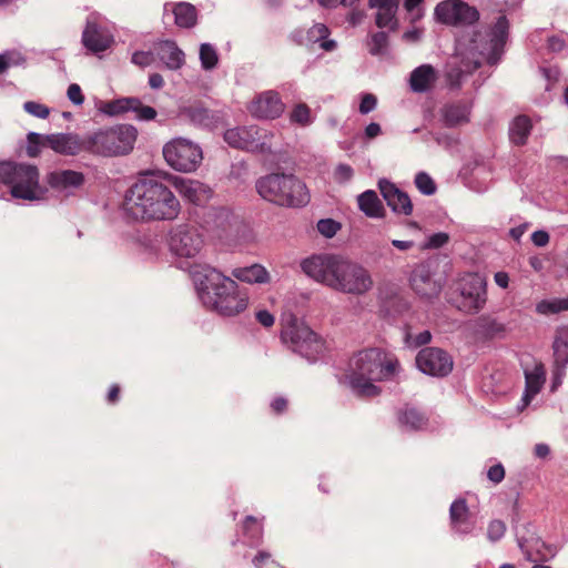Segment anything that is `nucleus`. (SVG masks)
<instances>
[{"mask_svg": "<svg viewBox=\"0 0 568 568\" xmlns=\"http://www.w3.org/2000/svg\"><path fill=\"white\" fill-rule=\"evenodd\" d=\"M508 21L500 16L494 28L483 34L479 30L457 39L456 53L446 64V79L450 88H462L484 61L495 64L508 36Z\"/></svg>", "mask_w": 568, "mask_h": 568, "instance_id": "obj_1", "label": "nucleus"}, {"mask_svg": "<svg viewBox=\"0 0 568 568\" xmlns=\"http://www.w3.org/2000/svg\"><path fill=\"white\" fill-rule=\"evenodd\" d=\"M301 267L314 281L349 295H364L374 285L366 267L336 254L312 255L302 262Z\"/></svg>", "mask_w": 568, "mask_h": 568, "instance_id": "obj_2", "label": "nucleus"}, {"mask_svg": "<svg viewBox=\"0 0 568 568\" xmlns=\"http://www.w3.org/2000/svg\"><path fill=\"white\" fill-rule=\"evenodd\" d=\"M129 216L140 221H173L181 212V203L163 182L145 175L126 192L123 203Z\"/></svg>", "mask_w": 568, "mask_h": 568, "instance_id": "obj_3", "label": "nucleus"}, {"mask_svg": "<svg viewBox=\"0 0 568 568\" xmlns=\"http://www.w3.org/2000/svg\"><path fill=\"white\" fill-rule=\"evenodd\" d=\"M398 366L394 355L381 348H366L349 358L346 378L358 396L372 398L381 393L377 383L392 378Z\"/></svg>", "mask_w": 568, "mask_h": 568, "instance_id": "obj_4", "label": "nucleus"}, {"mask_svg": "<svg viewBox=\"0 0 568 568\" xmlns=\"http://www.w3.org/2000/svg\"><path fill=\"white\" fill-rule=\"evenodd\" d=\"M194 281L207 295L212 294L213 308L224 316H234L248 306V295L237 283L207 264L194 265L191 270Z\"/></svg>", "mask_w": 568, "mask_h": 568, "instance_id": "obj_5", "label": "nucleus"}, {"mask_svg": "<svg viewBox=\"0 0 568 568\" xmlns=\"http://www.w3.org/2000/svg\"><path fill=\"white\" fill-rule=\"evenodd\" d=\"M255 187L261 197L281 206L300 207L310 201L305 183L294 174L272 173L262 176Z\"/></svg>", "mask_w": 568, "mask_h": 568, "instance_id": "obj_6", "label": "nucleus"}, {"mask_svg": "<svg viewBox=\"0 0 568 568\" xmlns=\"http://www.w3.org/2000/svg\"><path fill=\"white\" fill-rule=\"evenodd\" d=\"M36 165L13 161L0 162V183L10 189L13 197L40 201L47 199L48 190L40 184Z\"/></svg>", "mask_w": 568, "mask_h": 568, "instance_id": "obj_7", "label": "nucleus"}, {"mask_svg": "<svg viewBox=\"0 0 568 568\" xmlns=\"http://www.w3.org/2000/svg\"><path fill=\"white\" fill-rule=\"evenodd\" d=\"M281 326L282 342L306 359L317 361L328 352V342L296 316L288 315Z\"/></svg>", "mask_w": 568, "mask_h": 568, "instance_id": "obj_8", "label": "nucleus"}, {"mask_svg": "<svg viewBox=\"0 0 568 568\" xmlns=\"http://www.w3.org/2000/svg\"><path fill=\"white\" fill-rule=\"evenodd\" d=\"M138 131L132 125H119L87 135V152L116 156L130 153L136 141Z\"/></svg>", "mask_w": 568, "mask_h": 568, "instance_id": "obj_9", "label": "nucleus"}, {"mask_svg": "<svg viewBox=\"0 0 568 568\" xmlns=\"http://www.w3.org/2000/svg\"><path fill=\"white\" fill-rule=\"evenodd\" d=\"M163 156L172 169L180 172H193L200 166L203 152L191 140L176 138L163 146Z\"/></svg>", "mask_w": 568, "mask_h": 568, "instance_id": "obj_10", "label": "nucleus"}, {"mask_svg": "<svg viewBox=\"0 0 568 568\" xmlns=\"http://www.w3.org/2000/svg\"><path fill=\"white\" fill-rule=\"evenodd\" d=\"M168 245L174 255L184 258H192L202 251L204 246V237L196 225L182 223L170 230Z\"/></svg>", "mask_w": 568, "mask_h": 568, "instance_id": "obj_11", "label": "nucleus"}, {"mask_svg": "<svg viewBox=\"0 0 568 568\" xmlns=\"http://www.w3.org/2000/svg\"><path fill=\"white\" fill-rule=\"evenodd\" d=\"M273 138V134L255 125L234 128L224 133V140L230 146L261 153L272 150Z\"/></svg>", "mask_w": 568, "mask_h": 568, "instance_id": "obj_12", "label": "nucleus"}, {"mask_svg": "<svg viewBox=\"0 0 568 568\" xmlns=\"http://www.w3.org/2000/svg\"><path fill=\"white\" fill-rule=\"evenodd\" d=\"M437 20L444 24L469 28L479 20V11L463 0H445L435 8Z\"/></svg>", "mask_w": 568, "mask_h": 568, "instance_id": "obj_13", "label": "nucleus"}, {"mask_svg": "<svg viewBox=\"0 0 568 568\" xmlns=\"http://www.w3.org/2000/svg\"><path fill=\"white\" fill-rule=\"evenodd\" d=\"M459 291L463 297L462 307L467 312H478L487 301L486 282L483 276L469 273L459 281Z\"/></svg>", "mask_w": 568, "mask_h": 568, "instance_id": "obj_14", "label": "nucleus"}, {"mask_svg": "<svg viewBox=\"0 0 568 568\" xmlns=\"http://www.w3.org/2000/svg\"><path fill=\"white\" fill-rule=\"evenodd\" d=\"M418 368L433 376H445L453 369V359L445 351L437 347L423 348L416 356Z\"/></svg>", "mask_w": 568, "mask_h": 568, "instance_id": "obj_15", "label": "nucleus"}, {"mask_svg": "<svg viewBox=\"0 0 568 568\" xmlns=\"http://www.w3.org/2000/svg\"><path fill=\"white\" fill-rule=\"evenodd\" d=\"M48 185L59 193L73 194L84 184L83 173L74 170H54L45 176Z\"/></svg>", "mask_w": 568, "mask_h": 568, "instance_id": "obj_16", "label": "nucleus"}, {"mask_svg": "<svg viewBox=\"0 0 568 568\" xmlns=\"http://www.w3.org/2000/svg\"><path fill=\"white\" fill-rule=\"evenodd\" d=\"M248 110L253 116L260 119H275L283 113L284 103L276 92L266 91L251 102Z\"/></svg>", "mask_w": 568, "mask_h": 568, "instance_id": "obj_17", "label": "nucleus"}, {"mask_svg": "<svg viewBox=\"0 0 568 568\" xmlns=\"http://www.w3.org/2000/svg\"><path fill=\"white\" fill-rule=\"evenodd\" d=\"M48 148L63 155H77L87 152V135L81 138L77 134H48Z\"/></svg>", "mask_w": 568, "mask_h": 568, "instance_id": "obj_18", "label": "nucleus"}, {"mask_svg": "<svg viewBox=\"0 0 568 568\" xmlns=\"http://www.w3.org/2000/svg\"><path fill=\"white\" fill-rule=\"evenodd\" d=\"M174 185L186 201L195 205L205 204L212 196V190L197 180L176 178Z\"/></svg>", "mask_w": 568, "mask_h": 568, "instance_id": "obj_19", "label": "nucleus"}, {"mask_svg": "<svg viewBox=\"0 0 568 568\" xmlns=\"http://www.w3.org/2000/svg\"><path fill=\"white\" fill-rule=\"evenodd\" d=\"M82 42L88 50L98 53L108 50L113 39L104 28L94 22H88L83 31Z\"/></svg>", "mask_w": 568, "mask_h": 568, "instance_id": "obj_20", "label": "nucleus"}, {"mask_svg": "<svg viewBox=\"0 0 568 568\" xmlns=\"http://www.w3.org/2000/svg\"><path fill=\"white\" fill-rule=\"evenodd\" d=\"M379 190L388 206H390L393 211L403 213L405 215L412 213L413 205L409 196L406 193L398 190L393 183H389L387 181H381Z\"/></svg>", "mask_w": 568, "mask_h": 568, "instance_id": "obj_21", "label": "nucleus"}, {"mask_svg": "<svg viewBox=\"0 0 568 568\" xmlns=\"http://www.w3.org/2000/svg\"><path fill=\"white\" fill-rule=\"evenodd\" d=\"M371 7L376 8L375 22L378 28H387L390 31L397 29L396 12L399 0H369Z\"/></svg>", "mask_w": 568, "mask_h": 568, "instance_id": "obj_22", "label": "nucleus"}, {"mask_svg": "<svg viewBox=\"0 0 568 568\" xmlns=\"http://www.w3.org/2000/svg\"><path fill=\"white\" fill-rule=\"evenodd\" d=\"M518 545L527 560L531 562L546 561L554 557V551L539 537L519 538Z\"/></svg>", "mask_w": 568, "mask_h": 568, "instance_id": "obj_23", "label": "nucleus"}, {"mask_svg": "<svg viewBox=\"0 0 568 568\" xmlns=\"http://www.w3.org/2000/svg\"><path fill=\"white\" fill-rule=\"evenodd\" d=\"M412 288L422 297H433L439 293V286L432 280L426 265H417L410 278Z\"/></svg>", "mask_w": 568, "mask_h": 568, "instance_id": "obj_24", "label": "nucleus"}, {"mask_svg": "<svg viewBox=\"0 0 568 568\" xmlns=\"http://www.w3.org/2000/svg\"><path fill=\"white\" fill-rule=\"evenodd\" d=\"M526 389L523 400L526 406L535 398L541 390L546 382V368L542 363H537L532 369L525 371Z\"/></svg>", "mask_w": 568, "mask_h": 568, "instance_id": "obj_25", "label": "nucleus"}, {"mask_svg": "<svg viewBox=\"0 0 568 568\" xmlns=\"http://www.w3.org/2000/svg\"><path fill=\"white\" fill-rule=\"evenodd\" d=\"M171 12L174 22L180 28H192L196 24L197 11L194 6L187 2L165 3L164 13Z\"/></svg>", "mask_w": 568, "mask_h": 568, "instance_id": "obj_26", "label": "nucleus"}, {"mask_svg": "<svg viewBox=\"0 0 568 568\" xmlns=\"http://www.w3.org/2000/svg\"><path fill=\"white\" fill-rule=\"evenodd\" d=\"M471 103L468 99L447 103L442 109L444 122L448 126H455L468 122Z\"/></svg>", "mask_w": 568, "mask_h": 568, "instance_id": "obj_27", "label": "nucleus"}, {"mask_svg": "<svg viewBox=\"0 0 568 568\" xmlns=\"http://www.w3.org/2000/svg\"><path fill=\"white\" fill-rule=\"evenodd\" d=\"M436 80V70L429 64H423L412 72L410 87L416 92H424L433 88Z\"/></svg>", "mask_w": 568, "mask_h": 568, "instance_id": "obj_28", "label": "nucleus"}, {"mask_svg": "<svg viewBox=\"0 0 568 568\" xmlns=\"http://www.w3.org/2000/svg\"><path fill=\"white\" fill-rule=\"evenodd\" d=\"M158 54L169 69H179L184 63V53L173 41H164L158 48Z\"/></svg>", "mask_w": 568, "mask_h": 568, "instance_id": "obj_29", "label": "nucleus"}, {"mask_svg": "<svg viewBox=\"0 0 568 568\" xmlns=\"http://www.w3.org/2000/svg\"><path fill=\"white\" fill-rule=\"evenodd\" d=\"M453 528L460 534L470 532L473 525L468 520V508L465 500H455L450 506Z\"/></svg>", "mask_w": 568, "mask_h": 568, "instance_id": "obj_30", "label": "nucleus"}, {"mask_svg": "<svg viewBox=\"0 0 568 568\" xmlns=\"http://www.w3.org/2000/svg\"><path fill=\"white\" fill-rule=\"evenodd\" d=\"M358 206L369 217L384 215V206L374 191L368 190L362 193L358 196Z\"/></svg>", "mask_w": 568, "mask_h": 568, "instance_id": "obj_31", "label": "nucleus"}, {"mask_svg": "<svg viewBox=\"0 0 568 568\" xmlns=\"http://www.w3.org/2000/svg\"><path fill=\"white\" fill-rule=\"evenodd\" d=\"M232 275L239 281L247 283H264L268 280L267 271L258 264L235 268Z\"/></svg>", "mask_w": 568, "mask_h": 568, "instance_id": "obj_32", "label": "nucleus"}, {"mask_svg": "<svg viewBox=\"0 0 568 568\" xmlns=\"http://www.w3.org/2000/svg\"><path fill=\"white\" fill-rule=\"evenodd\" d=\"M329 31L328 28L323 23L314 24L307 32V41L311 43H321V48L325 51H332L336 48V43L333 40H326Z\"/></svg>", "mask_w": 568, "mask_h": 568, "instance_id": "obj_33", "label": "nucleus"}, {"mask_svg": "<svg viewBox=\"0 0 568 568\" xmlns=\"http://www.w3.org/2000/svg\"><path fill=\"white\" fill-rule=\"evenodd\" d=\"M531 121L526 115L517 116L510 126V139L517 144L521 145L526 142L527 136L530 133Z\"/></svg>", "mask_w": 568, "mask_h": 568, "instance_id": "obj_34", "label": "nucleus"}, {"mask_svg": "<svg viewBox=\"0 0 568 568\" xmlns=\"http://www.w3.org/2000/svg\"><path fill=\"white\" fill-rule=\"evenodd\" d=\"M244 535L247 537V544L256 547L262 542L263 528L261 523L254 517H246L243 523Z\"/></svg>", "mask_w": 568, "mask_h": 568, "instance_id": "obj_35", "label": "nucleus"}, {"mask_svg": "<svg viewBox=\"0 0 568 568\" xmlns=\"http://www.w3.org/2000/svg\"><path fill=\"white\" fill-rule=\"evenodd\" d=\"M552 348L556 363L566 364L568 362V333L565 329L557 331Z\"/></svg>", "mask_w": 568, "mask_h": 568, "instance_id": "obj_36", "label": "nucleus"}, {"mask_svg": "<svg viewBox=\"0 0 568 568\" xmlns=\"http://www.w3.org/2000/svg\"><path fill=\"white\" fill-rule=\"evenodd\" d=\"M536 311L541 315H550L568 311V296L564 298L542 300L537 303Z\"/></svg>", "mask_w": 568, "mask_h": 568, "instance_id": "obj_37", "label": "nucleus"}, {"mask_svg": "<svg viewBox=\"0 0 568 568\" xmlns=\"http://www.w3.org/2000/svg\"><path fill=\"white\" fill-rule=\"evenodd\" d=\"M399 422L412 429H419L426 424V418L415 407H406L399 416Z\"/></svg>", "mask_w": 568, "mask_h": 568, "instance_id": "obj_38", "label": "nucleus"}, {"mask_svg": "<svg viewBox=\"0 0 568 568\" xmlns=\"http://www.w3.org/2000/svg\"><path fill=\"white\" fill-rule=\"evenodd\" d=\"M388 47V34L385 31L373 32L367 40V48L371 54H384Z\"/></svg>", "mask_w": 568, "mask_h": 568, "instance_id": "obj_39", "label": "nucleus"}, {"mask_svg": "<svg viewBox=\"0 0 568 568\" xmlns=\"http://www.w3.org/2000/svg\"><path fill=\"white\" fill-rule=\"evenodd\" d=\"M133 98H123L114 101L103 102L100 110L109 115H119L131 110Z\"/></svg>", "mask_w": 568, "mask_h": 568, "instance_id": "obj_40", "label": "nucleus"}, {"mask_svg": "<svg viewBox=\"0 0 568 568\" xmlns=\"http://www.w3.org/2000/svg\"><path fill=\"white\" fill-rule=\"evenodd\" d=\"M47 135L30 132L27 135L26 153L29 158H37L40 155L43 148H48Z\"/></svg>", "mask_w": 568, "mask_h": 568, "instance_id": "obj_41", "label": "nucleus"}, {"mask_svg": "<svg viewBox=\"0 0 568 568\" xmlns=\"http://www.w3.org/2000/svg\"><path fill=\"white\" fill-rule=\"evenodd\" d=\"M480 327L488 338L504 337L507 332V326L497 320H483Z\"/></svg>", "mask_w": 568, "mask_h": 568, "instance_id": "obj_42", "label": "nucleus"}, {"mask_svg": "<svg viewBox=\"0 0 568 568\" xmlns=\"http://www.w3.org/2000/svg\"><path fill=\"white\" fill-rule=\"evenodd\" d=\"M200 60L205 70L213 69L219 62L215 48L209 43H203L200 48Z\"/></svg>", "mask_w": 568, "mask_h": 568, "instance_id": "obj_43", "label": "nucleus"}, {"mask_svg": "<svg viewBox=\"0 0 568 568\" xmlns=\"http://www.w3.org/2000/svg\"><path fill=\"white\" fill-rule=\"evenodd\" d=\"M291 121L300 125H308L313 122L311 109L305 103L296 104L291 112Z\"/></svg>", "mask_w": 568, "mask_h": 568, "instance_id": "obj_44", "label": "nucleus"}, {"mask_svg": "<svg viewBox=\"0 0 568 568\" xmlns=\"http://www.w3.org/2000/svg\"><path fill=\"white\" fill-rule=\"evenodd\" d=\"M140 120L150 121L155 119L156 111L152 106L144 105L139 99H132L131 110Z\"/></svg>", "mask_w": 568, "mask_h": 568, "instance_id": "obj_45", "label": "nucleus"}, {"mask_svg": "<svg viewBox=\"0 0 568 568\" xmlns=\"http://www.w3.org/2000/svg\"><path fill=\"white\" fill-rule=\"evenodd\" d=\"M432 335L429 331H423L414 334L410 328L406 329L405 343L408 347L416 348L430 342Z\"/></svg>", "mask_w": 568, "mask_h": 568, "instance_id": "obj_46", "label": "nucleus"}, {"mask_svg": "<svg viewBox=\"0 0 568 568\" xmlns=\"http://www.w3.org/2000/svg\"><path fill=\"white\" fill-rule=\"evenodd\" d=\"M184 113L195 123L209 124V111L201 104L190 105L184 109Z\"/></svg>", "mask_w": 568, "mask_h": 568, "instance_id": "obj_47", "label": "nucleus"}, {"mask_svg": "<svg viewBox=\"0 0 568 568\" xmlns=\"http://www.w3.org/2000/svg\"><path fill=\"white\" fill-rule=\"evenodd\" d=\"M415 183L417 189L424 194H433L436 190L433 179L426 173H418Z\"/></svg>", "mask_w": 568, "mask_h": 568, "instance_id": "obj_48", "label": "nucleus"}, {"mask_svg": "<svg viewBox=\"0 0 568 568\" xmlns=\"http://www.w3.org/2000/svg\"><path fill=\"white\" fill-rule=\"evenodd\" d=\"M24 110L33 116L40 119H47L50 114V109L47 105L34 101L26 102Z\"/></svg>", "mask_w": 568, "mask_h": 568, "instance_id": "obj_49", "label": "nucleus"}, {"mask_svg": "<svg viewBox=\"0 0 568 568\" xmlns=\"http://www.w3.org/2000/svg\"><path fill=\"white\" fill-rule=\"evenodd\" d=\"M506 531V525L504 521L495 519L488 525L487 536L491 541L499 540Z\"/></svg>", "mask_w": 568, "mask_h": 568, "instance_id": "obj_50", "label": "nucleus"}, {"mask_svg": "<svg viewBox=\"0 0 568 568\" xmlns=\"http://www.w3.org/2000/svg\"><path fill=\"white\" fill-rule=\"evenodd\" d=\"M339 229V225L338 223H336L335 221L333 220H321L318 223H317V230L321 234H323L324 236L326 237H332L336 234V232L338 231Z\"/></svg>", "mask_w": 568, "mask_h": 568, "instance_id": "obj_51", "label": "nucleus"}, {"mask_svg": "<svg viewBox=\"0 0 568 568\" xmlns=\"http://www.w3.org/2000/svg\"><path fill=\"white\" fill-rule=\"evenodd\" d=\"M255 320L257 323H260L265 328L272 327L275 323L274 315L264 308L255 310Z\"/></svg>", "mask_w": 568, "mask_h": 568, "instance_id": "obj_52", "label": "nucleus"}, {"mask_svg": "<svg viewBox=\"0 0 568 568\" xmlns=\"http://www.w3.org/2000/svg\"><path fill=\"white\" fill-rule=\"evenodd\" d=\"M548 47L552 52H560L568 48V34H558L549 38Z\"/></svg>", "mask_w": 568, "mask_h": 568, "instance_id": "obj_53", "label": "nucleus"}, {"mask_svg": "<svg viewBox=\"0 0 568 568\" xmlns=\"http://www.w3.org/2000/svg\"><path fill=\"white\" fill-rule=\"evenodd\" d=\"M376 103H377V99L374 94L372 93H365L363 97H362V101H361V104H359V112L362 114H367L368 112L373 111L376 106Z\"/></svg>", "mask_w": 568, "mask_h": 568, "instance_id": "obj_54", "label": "nucleus"}, {"mask_svg": "<svg viewBox=\"0 0 568 568\" xmlns=\"http://www.w3.org/2000/svg\"><path fill=\"white\" fill-rule=\"evenodd\" d=\"M449 240V236L446 233H436L429 236L427 243L425 244V248H439L445 245Z\"/></svg>", "mask_w": 568, "mask_h": 568, "instance_id": "obj_55", "label": "nucleus"}, {"mask_svg": "<svg viewBox=\"0 0 568 568\" xmlns=\"http://www.w3.org/2000/svg\"><path fill=\"white\" fill-rule=\"evenodd\" d=\"M154 57L151 52L138 51L132 55V62L139 67H148L152 64Z\"/></svg>", "mask_w": 568, "mask_h": 568, "instance_id": "obj_56", "label": "nucleus"}, {"mask_svg": "<svg viewBox=\"0 0 568 568\" xmlns=\"http://www.w3.org/2000/svg\"><path fill=\"white\" fill-rule=\"evenodd\" d=\"M353 169L349 165L341 164L335 169L334 178L337 182L344 183L352 179Z\"/></svg>", "mask_w": 568, "mask_h": 568, "instance_id": "obj_57", "label": "nucleus"}, {"mask_svg": "<svg viewBox=\"0 0 568 568\" xmlns=\"http://www.w3.org/2000/svg\"><path fill=\"white\" fill-rule=\"evenodd\" d=\"M422 2L423 0H405L404 7L413 20L422 17Z\"/></svg>", "mask_w": 568, "mask_h": 568, "instance_id": "obj_58", "label": "nucleus"}, {"mask_svg": "<svg viewBox=\"0 0 568 568\" xmlns=\"http://www.w3.org/2000/svg\"><path fill=\"white\" fill-rule=\"evenodd\" d=\"M487 477L494 484L500 483L505 477V469L501 464H496L488 469Z\"/></svg>", "mask_w": 568, "mask_h": 568, "instance_id": "obj_59", "label": "nucleus"}, {"mask_svg": "<svg viewBox=\"0 0 568 568\" xmlns=\"http://www.w3.org/2000/svg\"><path fill=\"white\" fill-rule=\"evenodd\" d=\"M68 98L74 103V104H82L84 101V95L82 93V90L80 85L72 83L68 88Z\"/></svg>", "mask_w": 568, "mask_h": 568, "instance_id": "obj_60", "label": "nucleus"}, {"mask_svg": "<svg viewBox=\"0 0 568 568\" xmlns=\"http://www.w3.org/2000/svg\"><path fill=\"white\" fill-rule=\"evenodd\" d=\"M531 240L537 246H545L549 242V235L545 231H537L531 235Z\"/></svg>", "mask_w": 568, "mask_h": 568, "instance_id": "obj_61", "label": "nucleus"}, {"mask_svg": "<svg viewBox=\"0 0 568 568\" xmlns=\"http://www.w3.org/2000/svg\"><path fill=\"white\" fill-rule=\"evenodd\" d=\"M271 408L275 414H282L287 408V400L283 397L274 398L271 403Z\"/></svg>", "mask_w": 568, "mask_h": 568, "instance_id": "obj_62", "label": "nucleus"}, {"mask_svg": "<svg viewBox=\"0 0 568 568\" xmlns=\"http://www.w3.org/2000/svg\"><path fill=\"white\" fill-rule=\"evenodd\" d=\"M496 284L501 288H507L509 285V276L506 272H497L494 276Z\"/></svg>", "mask_w": 568, "mask_h": 568, "instance_id": "obj_63", "label": "nucleus"}, {"mask_svg": "<svg viewBox=\"0 0 568 568\" xmlns=\"http://www.w3.org/2000/svg\"><path fill=\"white\" fill-rule=\"evenodd\" d=\"M149 84L153 89H161L164 85L163 77L159 73H152L149 77Z\"/></svg>", "mask_w": 568, "mask_h": 568, "instance_id": "obj_64", "label": "nucleus"}]
</instances>
